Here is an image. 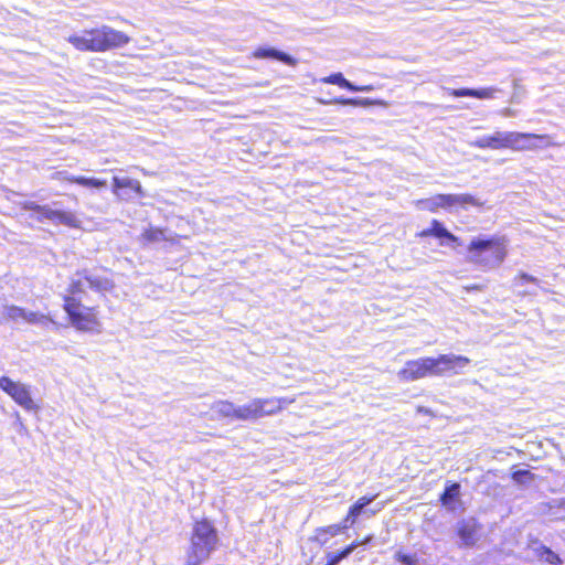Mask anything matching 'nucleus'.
I'll return each instance as SVG.
<instances>
[{"mask_svg":"<svg viewBox=\"0 0 565 565\" xmlns=\"http://www.w3.org/2000/svg\"><path fill=\"white\" fill-rule=\"evenodd\" d=\"M507 257V246L495 236L475 237L468 246V260L483 270L498 268Z\"/></svg>","mask_w":565,"mask_h":565,"instance_id":"1","label":"nucleus"},{"mask_svg":"<svg viewBox=\"0 0 565 565\" xmlns=\"http://www.w3.org/2000/svg\"><path fill=\"white\" fill-rule=\"evenodd\" d=\"M218 542L217 530L207 520L194 523L190 545L186 550L185 565H201L215 551Z\"/></svg>","mask_w":565,"mask_h":565,"instance_id":"2","label":"nucleus"},{"mask_svg":"<svg viewBox=\"0 0 565 565\" xmlns=\"http://www.w3.org/2000/svg\"><path fill=\"white\" fill-rule=\"evenodd\" d=\"M492 136L495 150H531L540 147V142L547 139V137L543 135L516 131H495Z\"/></svg>","mask_w":565,"mask_h":565,"instance_id":"3","label":"nucleus"},{"mask_svg":"<svg viewBox=\"0 0 565 565\" xmlns=\"http://www.w3.org/2000/svg\"><path fill=\"white\" fill-rule=\"evenodd\" d=\"M56 205V202H54L52 205H41L33 201H29L23 204V210L30 211V218L35 220L36 222L43 223L45 221H50L53 224L76 226V216L71 212L62 211L57 207H54Z\"/></svg>","mask_w":565,"mask_h":565,"instance_id":"4","label":"nucleus"},{"mask_svg":"<svg viewBox=\"0 0 565 565\" xmlns=\"http://www.w3.org/2000/svg\"><path fill=\"white\" fill-rule=\"evenodd\" d=\"M64 310L72 324L78 330L90 331L99 324L94 307L84 306L82 298L64 297Z\"/></svg>","mask_w":565,"mask_h":565,"instance_id":"5","label":"nucleus"},{"mask_svg":"<svg viewBox=\"0 0 565 565\" xmlns=\"http://www.w3.org/2000/svg\"><path fill=\"white\" fill-rule=\"evenodd\" d=\"M416 207L422 211L437 212L439 209L448 210L455 205L476 204L470 194H436L428 199L416 201Z\"/></svg>","mask_w":565,"mask_h":565,"instance_id":"6","label":"nucleus"},{"mask_svg":"<svg viewBox=\"0 0 565 565\" xmlns=\"http://www.w3.org/2000/svg\"><path fill=\"white\" fill-rule=\"evenodd\" d=\"M93 42L95 52H104L128 44L129 36L121 31L103 25L99 29H93Z\"/></svg>","mask_w":565,"mask_h":565,"instance_id":"7","label":"nucleus"},{"mask_svg":"<svg viewBox=\"0 0 565 565\" xmlns=\"http://www.w3.org/2000/svg\"><path fill=\"white\" fill-rule=\"evenodd\" d=\"M77 279H72L68 287L70 295L67 297L82 298V294H85L86 289H93L96 291L109 290L113 286L111 281L107 278L92 275L87 270L77 273Z\"/></svg>","mask_w":565,"mask_h":565,"instance_id":"8","label":"nucleus"},{"mask_svg":"<svg viewBox=\"0 0 565 565\" xmlns=\"http://www.w3.org/2000/svg\"><path fill=\"white\" fill-rule=\"evenodd\" d=\"M0 388L23 409L32 412L38 408L31 396L30 387L28 385L15 382L8 376H1Z\"/></svg>","mask_w":565,"mask_h":565,"instance_id":"9","label":"nucleus"},{"mask_svg":"<svg viewBox=\"0 0 565 565\" xmlns=\"http://www.w3.org/2000/svg\"><path fill=\"white\" fill-rule=\"evenodd\" d=\"M470 362V359L463 355H457L454 353L440 354L435 358V374L436 376L465 374Z\"/></svg>","mask_w":565,"mask_h":565,"instance_id":"10","label":"nucleus"},{"mask_svg":"<svg viewBox=\"0 0 565 565\" xmlns=\"http://www.w3.org/2000/svg\"><path fill=\"white\" fill-rule=\"evenodd\" d=\"M2 320L14 323L26 322L30 324L47 326L52 320L43 313L28 311L18 306H3Z\"/></svg>","mask_w":565,"mask_h":565,"instance_id":"11","label":"nucleus"},{"mask_svg":"<svg viewBox=\"0 0 565 565\" xmlns=\"http://www.w3.org/2000/svg\"><path fill=\"white\" fill-rule=\"evenodd\" d=\"M435 369V358H420L407 361L398 375L406 381H416L426 376H436Z\"/></svg>","mask_w":565,"mask_h":565,"instance_id":"12","label":"nucleus"},{"mask_svg":"<svg viewBox=\"0 0 565 565\" xmlns=\"http://www.w3.org/2000/svg\"><path fill=\"white\" fill-rule=\"evenodd\" d=\"M418 236L422 238H438L440 246L450 247L454 249L458 246H461L462 244L461 239L448 231L444 223L438 220H433L430 226L419 232Z\"/></svg>","mask_w":565,"mask_h":565,"instance_id":"13","label":"nucleus"},{"mask_svg":"<svg viewBox=\"0 0 565 565\" xmlns=\"http://www.w3.org/2000/svg\"><path fill=\"white\" fill-rule=\"evenodd\" d=\"M113 191L118 198L122 200L131 199V192H134L139 198L143 196V191L140 182L138 180L130 178L114 177Z\"/></svg>","mask_w":565,"mask_h":565,"instance_id":"14","label":"nucleus"},{"mask_svg":"<svg viewBox=\"0 0 565 565\" xmlns=\"http://www.w3.org/2000/svg\"><path fill=\"white\" fill-rule=\"evenodd\" d=\"M375 497H362L354 504L349 508L348 514L344 518L347 525L353 526L360 516L372 518L380 509H369Z\"/></svg>","mask_w":565,"mask_h":565,"instance_id":"15","label":"nucleus"},{"mask_svg":"<svg viewBox=\"0 0 565 565\" xmlns=\"http://www.w3.org/2000/svg\"><path fill=\"white\" fill-rule=\"evenodd\" d=\"M479 530L480 525L473 518L461 520L456 525L457 535L466 547L473 546L477 543Z\"/></svg>","mask_w":565,"mask_h":565,"instance_id":"16","label":"nucleus"},{"mask_svg":"<svg viewBox=\"0 0 565 565\" xmlns=\"http://www.w3.org/2000/svg\"><path fill=\"white\" fill-rule=\"evenodd\" d=\"M447 93L454 97H473L479 99H491L495 97V93L499 92L498 88L494 87H483V88H447Z\"/></svg>","mask_w":565,"mask_h":565,"instance_id":"17","label":"nucleus"},{"mask_svg":"<svg viewBox=\"0 0 565 565\" xmlns=\"http://www.w3.org/2000/svg\"><path fill=\"white\" fill-rule=\"evenodd\" d=\"M540 510L548 521H565V498H553L542 503Z\"/></svg>","mask_w":565,"mask_h":565,"instance_id":"18","label":"nucleus"},{"mask_svg":"<svg viewBox=\"0 0 565 565\" xmlns=\"http://www.w3.org/2000/svg\"><path fill=\"white\" fill-rule=\"evenodd\" d=\"M254 56L256 58H267V60H275L279 61L286 65L294 66L296 64V58L289 55L288 53H285L284 51H280L278 49L271 47V46H260L254 52Z\"/></svg>","mask_w":565,"mask_h":565,"instance_id":"19","label":"nucleus"},{"mask_svg":"<svg viewBox=\"0 0 565 565\" xmlns=\"http://www.w3.org/2000/svg\"><path fill=\"white\" fill-rule=\"evenodd\" d=\"M258 405L259 417L270 416L277 414L282 408V403L287 401L285 398H256Z\"/></svg>","mask_w":565,"mask_h":565,"instance_id":"20","label":"nucleus"},{"mask_svg":"<svg viewBox=\"0 0 565 565\" xmlns=\"http://www.w3.org/2000/svg\"><path fill=\"white\" fill-rule=\"evenodd\" d=\"M323 83L338 85L341 88L348 89L350 92H370L372 89V86H358L347 79L342 73H333L329 75L328 77H324L322 79Z\"/></svg>","mask_w":565,"mask_h":565,"instance_id":"21","label":"nucleus"},{"mask_svg":"<svg viewBox=\"0 0 565 565\" xmlns=\"http://www.w3.org/2000/svg\"><path fill=\"white\" fill-rule=\"evenodd\" d=\"M372 540V536H367L363 542H353L341 551L330 552L327 554L326 565H338L341 561L347 558L358 546L365 545Z\"/></svg>","mask_w":565,"mask_h":565,"instance_id":"22","label":"nucleus"},{"mask_svg":"<svg viewBox=\"0 0 565 565\" xmlns=\"http://www.w3.org/2000/svg\"><path fill=\"white\" fill-rule=\"evenodd\" d=\"M351 527L347 525L345 519L339 524H331L324 527L317 529L316 540L321 544H326L331 536H335L341 532Z\"/></svg>","mask_w":565,"mask_h":565,"instance_id":"23","label":"nucleus"},{"mask_svg":"<svg viewBox=\"0 0 565 565\" xmlns=\"http://www.w3.org/2000/svg\"><path fill=\"white\" fill-rule=\"evenodd\" d=\"M460 495V484L454 482L451 484L446 486L444 492L440 494V502L448 510L454 511L456 509L455 504Z\"/></svg>","mask_w":565,"mask_h":565,"instance_id":"24","label":"nucleus"},{"mask_svg":"<svg viewBox=\"0 0 565 565\" xmlns=\"http://www.w3.org/2000/svg\"><path fill=\"white\" fill-rule=\"evenodd\" d=\"M68 42L77 50L95 52L93 42V30L85 31L83 34H74L68 38Z\"/></svg>","mask_w":565,"mask_h":565,"instance_id":"25","label":"nucleus"},{"mask_svg":"<svg viewBox=\"0 0 565 565\" xmlns=\"http://www.w3.org/2000/svg\"><path fill=\"white\" fill-rule=\"evenodd\" d=\"M260 418L256 398L248 404L236 406L237 420H256Z\"/></svg>","mask_w":565,"mask_h":565,"instance_id":"26","label":"nucleus"},{"mask_svg":"<svg viewBox=\"0 0 565 565\" xmlns=\"http://www.w3.org/2000/svg\"><path fill=\"white\" fill-rule=\"evenodd\" d=\"M218 417L236 419V406L228 401H217L211 407Z\"/></svg>","mask_w":565,"mask_h":565,"instance_id":"27","label":"nucleus"},{"mask_svg":"<svg viewBox=\"0 0 565 565\" xmlns=\"http://www.w3.org/2000/svg\"><path fill=\"white\" fill-rule=\"evenodd\" d=\"M68 181L85 188L102 189L107 186V182L105 180L88 178L84 175L71 177L68 178Z\"/></svg>","mask_w":565,"mask_h":565,"instance_id":"28","label":"nucleus"},{"mask_svg":"<svg viewBox=\"0 0 565 565\" xmlns=\"http://www.w3.org/2000/svg\"><path fill=\"white\" fill-rule=\"evenodd\" d=\"M539 556L543 562H546L551 565H562L563 564V559L561 558V556L547 546H542L540 548Z\"/></svg>","mask_w":565,"mask_h":565,"instance_id":"29","label":"nucleus"},{"mask_svg":"<svg viewBox=\"0 0 565 565\" xmlns=\"http://www.w3.org/2000/svg\"><path fill=\"white\" fill-rule=\"evenodd\" d=\"M469 145L471 147L479 148V149L495 150L492 135L481 136V137L477 138L476 140L470 141Z\"/></svg>","mask_w":565,"mask_h":565,"instance_id":"30","label":"nucleus"},{"mask_svg":"<svg viewBox=\"0 0 565 565\" xmlns=\"http://www.w3.org/2000/svg\"><path fill=\"white\" fill-rule=\"evenodd\" d=\"M333 103L341 104V105H351V106H369V105L373 104L372 100H370L369 98H344V97L335 98L333 100Z\"/></svg>","mask_w":565,"mask_h":565,"instance_id":"31","label":"nucleus"},{"mask_svg":"<svg viewBox=\"0 0 565 565\" xmlns=\"http://www.w3.org/2000/svg\"><path fill=\"white\" fill-rule=\"evenodd\" d=\"M142 237L149 243H154V242H160V241L166 239L164 232L160 228L147 230L143 232Z\"/></svg>","mask_w":565,"mask_h":565,"instance_id":"32","label":"nucleus"},{"mask_svg":"<svg viewBox=\"0 0 565 565\" xmlns=\"http://www.w3.org/2000/svg\"><path fill=\"white\" fill-rule=\"evenodd\" d=\"M395 558L402 565H418L419 559L416 554H405L401 551L395 553Z\"/></svg>","mask_w":565,"mask_h":565,"instance_id":"33","label":"nucleus"},{"mask_svg":"<svg viewBox=\"0 0 565 565\" xmlns=\"http://www.w3.org/2000/svg\"><path fill=\"white\" fill-rule=\"evenodd\" d=\"M512 479L518 483H526L533 479V473L526 469H519L512 473Z\"/></svg>","mask_w":565,"mask_h":565,"instance_id":"34","label":"nucleus"},{"mask_svg":"<svg viewBox=\"0 0 565 565\" xmlns=\"http://www.w3.org/2000/svg\"><path fill=\"white\" fill-rule=\"evenodd\" d=\"M514 281H515V286H519V287H521L525 284H533L535 286H539V284H540V280L536 277L531 276L526 273H521L518 277H515Z\"/></svg>","mask_w":565,"mask_h":565,"instance_id":"35","label":"nucleus"},{"mask_svg":"<svg viewBox=\"0 0 565 565\" xmlns=\"http://www.w3.org/2000/svg\"><path fill=\"white\" fill-rule=\"evenodd\" d=\"M511 114H512L511 109H509V108L504 109V111H503L504 116H510Z\"/></svg>","mask_w":565,"mask_h":565,"instance_id":"36","label":"nucleus"},{"mask_svg":"<svg viewBox=\"0 0 565 565\" xmlns=\"http://www.w3.org/2000/svg\"><path fill=\"white\" fill-rule=\"evenodd\" d=\"M524 294L533 295V294H535V290H533V289H526V290H524Z\"/></svg>","mask_w":565,"mask_h":565,"instance_id":"37","label":"nucleus"}]
</instances>
